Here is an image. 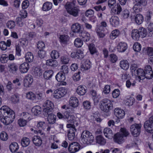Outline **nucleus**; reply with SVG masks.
Instances as JSON below:
<instances>
[{
    "instance_id": "obj_1",
    "label": "nucleus",
    "mask_w": 153,
    "mask_h": 153,
    "mask_svg": "<svg viewBox=\"0 0 153 153\" xmlns=\"http://www.w3.org/2000/svg\"><path fill=\"white\" fill-rule=\"evenodd\" d=\"M112 101L107 98H105L101 101L99 104V107L102 111L108 112L113 107Z\"/></svg>"
},
{
    "instance_id": "obj_2",
    "label": "nucleus",
    "mask_w": 153,
    "mask_h": 153,
    "mask_svg": "<svg viewBox=\"0 0 153 153\" xmlns=\"http://www.w3.org/2000/svg\"><path fill=\"white\" fill-rule=\"evenodd\" d=\"M120 131V133H118L115 134L114 137V142L119 144L123 143L124 141L123 137H126L129 134L128 132L124 128H121Z\"/></svg>"
},
{
    "instance_id": "obj_3",
    "label": "nucleus",
    "mask_w": 153,
    "mask_h": 153,
    "mask_svg": "<svg viewBox=\"0 0 153 153\" xmlns=\"http://www.w3.org/2000/svg\"><path fill=\"white\" fill-rule=\"evenodd\" d=\"M65 7L68 13L70 14L75 17L78 16L79 10L77 7H75L74 3H67Z\"/></svg>"
},
{
    "instance_id": "obj_4",
    "label": "nucleus",
    "mask_w": 153,
    "mask_h": 153,
    "mask_svg": "<svg viewBox=\"0 0 153 153\" xmlns=\"http://www.w3.org/2000/svg\"><path fill=\"white\" fill-rule=\"evenodd\" d=\"M15 117L14 112H12L8 115L0 116V120L5 125H8L13 122Z\"/></svg>"
},
{
    "instance_id": "obj_5",
    "label": "nucleus",
    "mask_w": 153,
    "mask_h": 153,
    "mask_svg": "<svg viewBox=\"0 0 153 153\" xmlns=\"http://www.w3.org/2000/svg\"><path fill=\"white\" fill-rule=\"evenodd\" d=\"M67 89L65 88H60L55 90L53 94V96L56 99L60 98L67 93Z\"/></svg>"
},
{
    "instance_id": "obj_6",
    "label": "nucleus",
    "mask_w": 153,
    "mask_h": 153,
    "mask_svg": "<svg viewBox=\"0 0 153 153\" xmlns=\"http://www.w3.org/2000/svg\"><path fill=\"white\" fill-rule=\"evenodd\" d=\"M66 127L69 128L68 131V137L69 140H73L75 137V132L76 131V129L75 128L74 125L71 124H67Z\"/></svg>"
},
{
    "instance_id": "obj_7",
    "label": "nucleus",
    "mask_w": 153,
    "mask_h": 153,
    "mask_svg": "<svg viewBox=\"0 0 153 153\" xmlns=\"http://www.w3.org/2000/svg\"><path fill=\"white\" fill-rule=\"evenodd\" d=\"M142 125L141 123L136 124L132 125L130 127V130L131 134L134 137L139 135L141 131Z\"/></svg>"
},
{
    "instance_id": "obj_8",
    "label": "nucleus",
    "mask_w": 153,
    "mask_h": 153,
    "mask_svg": "<svg viewBox=\"0 0 153 153\" xmlns=\"http://www.w3.org/2000/svg\"><path fill=\"white\" fill-rule=\"evenodd\" d=\"M43 106L44 107L43 110L44 113L46 114L52 112L53 104L51 101L47 100L43 104Z\"/></svg>"
},
{
    "instance_id": "obj_9",
    "label": "nucleus",
    "mask_w": 153,
    "mask_h": 153,
    "mask_svg": "<svg viewBox=\"0 0 153 153\" xmlns=\"http://www.w3.org/2000/svg\"><path fill=\"white\" fill-rule=\"evenodd\" d=\"M89 138L90 142L93 139V136L92 134L87 131H85L82 132L81 135V140L83 143H86L87 141L86 139Z\"/></svg>"
},
{
    "instance_id": "obj_10",
    "label": "nucleus",
    "mask_w": 153,
    "mask_h": 153,
    "mask_svg": "<svg viewBox=\"0 0 153 153\" xmlns=\"http://www.w3.org/2000/svg\"><path fill=\"white\" fill-rule=\"evenodd\" d=\"M145 78L148 79H152L153 77V72L152 68L149 65H146L144 71Z\"/></svg>"
},
{
    "instance_id": "obj_11",
    "label": "nucleus",
    "mask_w": 153,
    "mask_h": 153,
    "mask_svg": "<svg viewBox=\"0 0 153 153\" xmlns=\"http://www.w3.org/2000/svg\"><path fill=\"white\" fill-rule=\"evenodd\" d=\"M33 81V76L30 75H27L25 76L24 79V86L26 88L29 87L32 84Z\"/></svg>"
},
{
    "instance_id": "obj_12",
    "label": "nucleus",
    "mask_w": 153,
    "mask_h": 153,
    "mask_svg": "<svg viewBox=\"0 0 153 153\" xmlns=\"http://www.w3.org/2000/svg\"><path fill=\"white\" fill-rule=\"evenodd\" d=\"M80 148L79 144L77 142H74L71 143L69 147L68 150L72 153H74L78 151Z\"/></svg>"
},
{
    "instance_id": "obj_13",
    "label": "nucleus",
    "mask_w": 153,
    "mask_h": 153,
    "mask_svg": "<svg viewBox=\"0 0 153 153\" xmlns=\"http://www.w3.org/2000/svg\"><path fill=\"white\" fill-rule=\"evenodd\" d=\"M12 112H14V111L7 106H3L0 109V116H4L6 115H8Z\"/></svg>"
},
{
    "instance_id": "obj_14",
    "label": "nucleus",
    "mask_w": 153,
    "mask_h": 153,
    "mask_svg": "<svg viewBox=\"0 0 153 153\" xmlns=\"http://www.w3.org/2000/svg\"><path fill=\"white\" fill-rule=\"evenodd\" d=\"M144 128L146 131L148 133H153V123L149 121H146L144 123Z\"/></svg>"
},
{
    "instance_id": "obj_15",
    "label": "nucleus",
    "mask_w": 153,
    "mask_h": 153,
    "mask_svg": "<svg viewBox=\"0 0 153 153\" xmlns=\"http://www.w3.org/2000/svg\"><path fill=\"white\" fill-rule=\"evenodd\" d=\"M117 49L119 52H123L128 48L127 44L123 42H120L117 44Z\"/></svg>"
},
{
    "instance_id": "obj_16",
    "label": "nucleus",
    "mask_w": 153,
    "mask_h": 153,
    "mask_svg": "<svg viewBox=\"0 0 153 153\" xmlns=\"http://www.w3.org/2000/svg\"><path fill=\"white\" fill-rule=\"evenodd\" d=\"M109 22L112 26L115 27L119 24L120 20L118 17L112 16L109 19Z\"/></svg>"
},
{
    "instance_id": "obj_17",
    "label": "nucleus",
    "mask_w": 153,
    "mask_h": 153,
    "mask_svg": "<svg viewBox=\"0 0 153 153\" xmlns=\"http://www.w3.org/2000/svg\"><path fill=\"white\" fill-rule=\"evenodd\" d=\"M29 69V65L27 62L22 64L19 66V70L21 73H26Z\"/></svg>"
},
{
    "instance_id": "obj_18",
    "label": "nucleus",
    "mask_w": 153,
    "mask_h": 153,
    "mask_svg": "<svg viewBox=\"0 0 153 153\" xmlns=\"http://www.w3.org/2000/svg\"><path fill=\"white\" fill-rule=\"evenodd\" d=\"M115 115L119 119L123 118L125 116L124 111L119 108H115L114 111Z\"/></svg>"
},
{
    "instance_id": "obj_19",
    "label": "nucleus",
    "mask_w": 153,
    "mask_h": 153,
    "mask_svg": "<svg viewBox=\"0 0 153 153\" xmlns=\"http://www.w3.org/2000/svg\"><path fill=\"white\" fill-rule=\"evenodd\" d=\"M48 113L46 114L44 113V114L45 116H47L48 115L47 120L49 123L53 124L55 123L56 117V115L51 114V112Z\"/></svg>"
},
{
    "instance_id": "obj_20",
    "label": "nucleus",
    "mask_w": 153,
    "mask_h": 153,
    "mask_svg": "<svg viewBox=\"0 0 153 153\" xmlns=\"http://www.w3.org/2000/svg\"><path fill=\"white\" fill-rule=\"evenodd\" d=\"M79 36L84 42H88L90 39V36L89 33L85 31L81 32L79 34Z\"/></svg>"
},
{
    "instance_id": "obj_21",
    "label": "nucleus",
    "mask_w": 153,
    "mask_h": 153,
    "mask_svg": "<svg viewBox=\"0 0 153 153\" xmlns=\"http://www.w3.org/2000/svg\"><path fill=\"white\" fill-rule=\"evenodd\" d=\"M96 140L97 143L100 146L105 145L106 142V139L101 135L97 136L96 137Z\"/></svg>"
},
{
    "instance_id": "obj_22",
    "label": "nucleus",
    "mask_w": 153,
    "mask_h": 153,
    "mask_svg": "<svg viewBox=\"0 0 153 153\" xmlns=\"http://www.w3.org/2000/svg\"><path fill=\"white\" fill-rule=\"evenodd\" d=\"M69 103L70 105L72 107L76 108L78 105L79 101L76 97H72L70 98Z\"/></svg>"
},
{
    "instance_id": "obj_23",
    "label": "nucleus",
    "mask_w": 153,
    "mask_h": 153,
    "mask_svg": "<svg viewBox=\"0 0 153 153\" xmlns=\"http://www.w3.org/2000/svg\"><path fill=\"white\" fill-rule=\"evenodd\" d=\"M103 133L105 136L108 139H111L113 136L112 131L108 128H104L103 130Z\"/></svg>"
},
{
    "instance_id": "obj_24",
    "label": "nucleus",
    "mask_w": 153,
    "mask_h": 153,
    "mask_svg": "<svg viewBox=\"0 0 153 153\" xmlns=\"http://www.w3.org/2000/svg\"><path fill=\"white\" fill-rule=\"evenodd\" d=\"M86 87L82 85H80L77 87L76 92L77 93L80 95H83L86 92Z\"/></svg>"
},
{
    "instance_id": "obj_25",
    "label": "nucleus",
    "mask_w": 153,
    "mask_h": 153,
    "mask_svg": "<svg viewBox=\"0 0 153 153\" xmlns=\"http://www.w3.org/2000/svg\"><path fill=\"white\" fill-rule=\"evenodd\" d=\"M33 143L36 146H40L42 143L41 138L38 136H35L32 139Z\"/></svg>"
},
{
    "instance_id": "obj_26",
    "label": "nucleus",
    "mask_w": 153,
    "mask_h": 153,
    "mask_svg": "<svg viewBox=\"0 0 153 153\" xmlns=\"http://www.w3.org/2000/svg\"><path fill=\"white\" fill-rule=\"evenodd\" d=\"M53 74V72L52 70H47L43 74V77L45 79L49 80L51 78Z\"/></svg>"
},
{
    "instance_id": "obj_27",
    "label": "nucleus",
    "mask_w": 153,
    "mask_h": 153,
    "mask_svg": "<svg viewBox=\"0 0 153 153\" xmlns=\"http://www.w3.org/2000/svg\"><path fill=\"white\" fill-rule=\"evenodd\" d=\"M9 71L13 74H15L18 70V68L17 65L14 63L10 64L8 65Z\"/></svg>"
},
{
    "instance_id": "obj_28",
    "label": "nucleus",
    "mask_w": 153,
    "mask_h": 153,
    "mask_svg": "<svg viewBox=\"0 0 153 153\" xmlns=\"http://www.w3.org/2000/svg\"><path fill=\"white\" fill-rule=\"evenodd\" d=\"M91 63L89 60H86L82 65L81 70L82 71L88 70L91 67Z\"/></svg>"
},
{
    "instance_id": "obj_29",
    "label": "nucleus",
    "mask_w": 153,
    "mask_h": 153,
    "mask_svg": "<svg viewBox=\"0 0 153 153\" xmlns=\"http://www.w3.org/2000/svg\"><path fill=\"white\" fill-rule=\"evenodd\" d=\"M52 6V4L51 2L47 1L43 4L42 10L44 11H47L51 9Z\"/></svg>"
},
{
    "instance_id": "obj_30",
    "label": "nucleus",
    "mask_w": 153,
    "mask_h": 153,
    "mask_svg": "<svg viewBox=\"0 0 153 153\" xmlns=\"http://www.w3.org/2000/svg\"><path fill=\"white\" fill-rule=\"evenodd\" d=\"M143 17L140 14H137L134 17L135 21L137 24L138 25L142 24L143 21Z\"/></svg>"
},
{
    "instance_id": "obj_31",
    "label": "nucleus",
    "mask_w": 153,
    "mask_h": 153,
    "mask_svg": "<svg viewBox=\"0 0 153 153\" xmlns=\"http://www.w3.org/2000/svg\"><path fill=\"white\" fill-rule=\"evenodd\" d=\"M80 24L78 23L74 24L71 27V29L73 32L75 33H79L81 29Z\"/></svg>"
},
{
    "instance_id": "obj_32",
    "label": "nucleus",
    "mask_w": 153,
    "mask_h": 153,
    "mask_svg": "<svg viewBox=\"0 0 153 153\" xmlns=\"http://www.w3.org/2000/svg\"><path fill=\"white\" fill-rule=\"evenodd\" d=\"M32 113L35 115L40 114L42 111L41 107L39 105H36L33 107L31 110Z\"/></svg>"
},
{
    "instance_id": "obj_33",
    "label": "nucleus",
    "mask_w": 153,
    "mask_h": 153,
    "mask_svg": "<svg viewBox=\"0 0 153 153\" xmlns=\"http://www.w3.org/2000/svg\"><path fill=\"white\" fill-rule=\"evenodd\" d=\"M19 149V145L16 142L12 143L10 145V149L12 152H15L18 150Z\"/></svg>"
},
{
    "instance_id": "obj_34",
    "label": "nucleus",
    "mask_w": 153,
    "mask_h": 153,
    "mask_svg": "<svg viewBox=\"0 0 153 153\" xmlns=\"http://www.w3.org/2000/svg\"><path fill=\"white\" fill-rule=\"evenodd\" d=\"M46 64L48 66L55 67L58 65V63L56 60L50 59L46 61Z\"/></svg>"
},
{
    "instance_id": "obj_35",
    "label": "nucleus",
    "mask_w": 153,
    "mask_h": 153,
    "mask_svg": "<svg viewBox=\"0 0 153 153\" xmlns=\"http://www.w3.org/2000/svg\"><path fill=\"white\" fill-rule=\"evenodd\" d=\"M120 66L122 68L126 70L128 68L129 64L127 61L123 60L120 61Z\"/></svg>"
},
{
    "instance_id": "obj_36",
    "label": "nucleus",
    "mask_w": 153,
    "mask_h": 153,
    "mask_svg": "<svg viewBox=\"0 0 153 153\" xmlns=\"http://www.w3.org/2000/svg\"><path fill=\"white\" fill-rule=\"evenodd\" d=\"M56 79L59 82H63L65 79V75L61 72L58 73L56 76Z\"/></svg>"
},
{
    "instance_id": "obj_37",
    "label": "nucleus",
    "mask_w": 153,
    "mask_h": 153,
    "mask_svg": "<svg viewBox=\"0 0 153 153\" xmlns=\"http://www.w3.org/2000/svg\"><path fill=\"white\" fill-rule=\"evenodd\" d=\"M131 36L134 40H139L140 36L138 30L137 29L133 30L132 31Z\"/></svg>"
},
{
    "instance_id": "obj_38",
    "label": "nucleus",
    "mask_w": 153,
    "mask_h": 153,
    "mask_svg": "<svg viewBox=\"0 0 153 153\" xmlns=\"http://www.w3.org/2000/svg\"><path fill=\"white\" fill-rule=\"evenodd\" d=\"M59 39L61 43L66 44L69 41V37L67 35H61L60 36Z\"/></svg>"
},
{
    "instance_id": "obj_39",
    "label": "nucleus",
    "mask_w": 153,
    "mask_h": 153,
    "mask_svg": "<svg viewBox=\"0 0 153 153\" xmlns=\"http://www.w3.org/2000/svg\"><path fill=\"white\" fill-rule=\"evenodd\" d=\"M140 36L142 38L145 37L147 35V31L146 29L142 27L139 28L138 30Z\"/></svg>"
},
{
    "instance_id": "obj_40",
    "label": "nucleus",
    "mask_w": 153,
    "mask_h": 153,
    "mask_svg": "<svg viewBox=\"0 0 153 153\" xmlns=\"http://www.w3.org/2000/svg\"><path fill=\"white\" fill-rule=\"evenodd\" d=\"M30 140L29 138L27 137H24L21 140V144L23 147L27 146L30 143Z\"/></svg>"
},
{
    "instance_id": "obj_41",
    "label": "nucleus",
    "mask_w": 153,
    "mask_h": 153,
    "mask_svg": "<svg viewBox=\"0 0 153 153\" xmlns=\"http://www.w3.org/2000/svg\"><path fill=\"white\" fill-rule=\"evenodd\" d=\"M120 32L117 30H115L112 31L110 35L111 39H114L117 38L119 35Z\"/></svg>"
},
{
    "instance_id": "obj_42",
    "label": "nucleus",
    "mask_w": 153,
    "mask_h": 153,
    "mask_svg": "<svg viewBox=\"0 0 153 153\" xmlns=\"http://www.w3.org/2000/svg\"><path fill=\"white\" fill-rule=\"evenodd\" d=\"M111 9L112 12L115 14H119L122 11V9L121 6L119 4H117V7Z\"/></svg>"
},
{
    "instance_id": "obj_43",
    "label": "nucleus",
    "mask_w": 153,
    "mask_h": 153,
    "mask_svg": "<svg viewBox=\"0 0 153 153\" xmlns=\"http://www.w3.org/2000/svg\"><path fill=\"white\" fill-rule=\"evenodd\" d=\"M25 58L27 62H32L33 59V54L30 52L26 53Z\"/></svg>"
},
{
    "instance_id": "obj_44",
    "label": "nucleus",
    "mask_w": 153,
    "mask_h": 153,
    "mask_svg": "<svg viewBox=\"0 0 153 153\" xmlns=\"http://www.w3.org/2000/svg\"><path fill=\"white\" fill-rule=\"evenodd\" d=\"M142 5L135 4L133 8L134 12L136 13H139L142 11Z\"/></svg>"
},
{
    "instance_id": "obj_45",
    "label": "nucleus",
    "mask_w": 153,
    "mask_h": 153,
    "mask_svg": "<svg viewBox=\"0 0 153 153\" xmlns=\"http://www.w3.org/2000/svg\"><path fill=\"white\" fill-rule=\"evenodd\" d=\"M138 74L137 76L140 80H143L145 79L144 71L142 69H138L137 71Z\"/></svg>"
},
{
    "instance_id": "obj_46",
    "label": "nucleus",
    "mask_w": 153,
    "mask_h": 153,
    "mask_svg": "<svg viewBox=\"0 0 153 153\" xmlns=\"http://www.w3.org/2000/svg\"><path fill=\"white\" fill-rule=\"evenodd\" d=\"M125 104L128 106H131L133 104V100L130 97L125 98L124 100Z\"/></svg>"
},
{
    "instance_id": "obj_47",
    "label": "nucleus",
    "mask_w": 153,
    "mask_h": 153,
    "mask_svg": "<svg viewBox=\"0 0 153 153\" xmlns=\"http://www.w3.org/2000/svg\"><path fill=\"white\" fill-rule=\"evenodd\" d=\"M21 115L23 117V119H25V120H26L27 121H28L30 120L31 118V115L27 112H23L21 114Z\"/></svg>"
},
{
    "instance_id": "obj_48",
    "label": "nucleus",
    "mask_w": 153,
    "mask_h": 153,
    "mask_svg": "<svg viewBox=\"0 0 153 153\" xmlns=\"http://www.w3.org/2000/svg\"><path fill=\"white\" fill-rule=\"evenodd\" d=\"M23 19L20 17H18L16 18V23L17 25L19 27H22L24 25V20Z\"/></svg>"
},
{
    "instance_id": "obj_49",
    "label": "nucleus",
    "mask_w": 153,
    "mask_h": 153,
    "mask_svg": "<svg viewBox=\"0 0 153 153\" xmlns=\"http://www.w3.org/2000/svg\"><path fill=\"white\" fill-rule=\"evenodd\" d=\"M26 97L29 100H33L36 99V95L32 92H29L26 94Z\"/></svg>"
},
{
    "instance_id": "obj_50",
    "label": "nucleus",
    "mask_w": 153,
    "mask_h": 153,
    "mask_svg": "<svg viewBox=\"0 0 153 153\" xmlns=\"http://www.w3.org/2000/svg\"><path fill=\"white\" fill-rule=\"evenodd\" d=\"M133 48L135 51L138 52L141 50V46L139 43L136 42L134 44Z\"/></svg>"
},
{
    "instance_id": "obj_51",
    "label": "nucleus",
    "mask_w": 153,
    "mask_h": 153,
    "mask_svg": "<svg viewBox=\"0 0 153 153\" xmlns=\"http://www.w3.org/2000/svg\"><path fill=\"white\" fill-rule=\"evenodd\" d=\"M84 56V54L82 51L78 50L76 52V56L78 59H82Z\"/></svg>"
},
{
    "instance_id": "obj_52",
    "label": "nucleus",
    "mask_w": 153,
    "mask_h": 153,
    "mask_svg": "<svg viewBox=\"0 0 153 153\" xmlns=\"http://www.w3.org/2000/svg\"><path fill=\"white\" fill-rule=\"evenodd\" d=\"M6 25L8 28L11 29L14 28L16 26V24L14 21L10 20L7 22Z\"/></svg>"
},
{
    "instance_id": "obj_53",
    "label": "nucleus",
    "mask_w": 153,
    "mask_h": 153,
    "mask_svg": "<svg viewBox=\"0 0 153 153\" xmlns=\"http://www.w3.org/2000/svg\"><path fill=\"white\" fill-rule=\"evenodd\" d=\"M83 42L79 38L76 39L74 42L75 46L77 47H80L83 45Z\"/></svg>"
},
{
    "instance_id": "obj_54",
    "label": "nucleus",
    "mask_w": 153,
    "mask_h": 153,
    "mask_svg": "<svg viewBox=\"0 0 153 153\" xmlns=\"http://www.w3.org/2000/svg\"><path fill=\"white\" fill-rule=\"evenodd\" d=\"M46 124L44 122L40 121L38 122L37 127L40 129L44 130L46 128Z\"/></svg>"
},
{
    "instance_id": "obj_55",
    "label": "nucleus",
    "mask_w": 153,
    "mask_h": 153,
    "mask_svg": "<svg viewBox=\"0 0 153 153\" xmlns=\"http://www.w3.org/2000/svg\"><path fill=\"white\" fill-rule=\"evenodd\" d=\"M130 12L128 10L126 9L123 10L121 14V16L124 19H127L129 16Z\"/></svg>"
},
{
    "instance_id": "obj_56",
    "label": "nucleus",
    "mask_w": 153,
    "mask_h": 153,
    "mask_svg": "<svg viewBox=\"0 0 153 153\" xmlns=\"http://www.w3.org/2000/svg\"><path fill=\"white\" fill-rule=\"evenodd\" d=\"M34 74L37 76H40L42 75V70L39 67H36L34 69Z\"/></svg>"
},
{
    "instance_id": "obj_57",
    "label": "nucleus",
    "mask_w": 153,
    "mask_h": 153,
    "mask_svg": "<svg viewBox=\"0 0 153 153\" xmlns=\"http://www.w3.org/2000/svg\"><path fill=\"white\" fill-rule=\"evenodd\" d=\"M77 118L76 117L74 116L73 115L71 114L67 120V122L68 123V124H72V123H74L76 122V120Z\"/></svg>"
},
{
    "instance_id": "obj_58",
    "label": "nucleus",
    "mask_w": 153,
    "mask_h": 153,
    "mask_svg": "<svg viewBox=\"0 0 153 153\" xmlns=\"http://www.w3.org/2000/svg\"><path fill=\"white\" fill-rule=\"evenodd\" d=\"M102 26H100L96 30V32L97 35L100 38H102L105 36V34L104 33L102 32Z\"/></svg>"
},
{
    "instance_id": "obj_59",
    "label": "nucleus",
    "mask_w": 153,
    "mask_h": 153,
    "mask_svg": "<svg viewBox=\"0 0 153 153\" xmlns=\"http://www.w3.org/2000/svg\"><path fill=\"white\" fill-rule=\"evenodd\" d=\"M69 71V69L68 66L66 65H63L62 66L61 68V71L62 73L64 74H67Z\"/></svg>"
},
{
    "instance_id": "obj_60",
    "label": "nucleus",
    "mask_w": 153,
    "mask_h": 153,
    "mask_svg": "<svg viewBox=\"0 0 153 153\" xmlns=\"http://www.w3.org/2000/svg\"><path fill=\"white\" fill-rule=\"evenodd\" d=\"M117 3L116 0H108V5L111 8H113L116 6Z\"/></svg>"
},
{
    "instance_id": "obj_61",
    "label": "nucleus",
    "mask_w": 153,
    "mask_h": 153,
    "mask_svg": "<svg viewBox=\"0 0 153 153\" xmlns=\"http://www.w3.org/2000/svg\"><path fill=\"white\" fill-rule=\"evenodd\" d=\"M109 59L112 63L115 62L117 60L118 57L116 55L114 54H112L109 55Z\"/></svg>"
},
{
    "instance_id": "obj_62",
    "label": "nucleus",
    "mask_w": 153,
    "mask_h": 153,
    "mask_svg": "<svg viewBox=\"0 0 153 153\" xmlns=\"http://www.w3.org/2000/svg\"><path fill=\"white\" fill-rule=\"evenodd\" d=\"M51 55L52 58L56 59L59 58V54L56 51L53 50L51 53Z\"/></svg>"
},
{
    "instance_id": "obj_63",
    "label": "nucleus",
    "mask_w": 153,
    "mask_h": 153,
    "mask_svg": "<svg viewBox=\"0 0 153 153\" xmlns=\"http://www.w3.org/2000/svg\"><path fill=\"white\" fill-rule=\"evenodd\" d=\"M84 108L85 109H89L91 108V105L90 102L88 101H85L83 102Z\"/></svg>"
},
{
    "instance_id": "obj_64",
    "label": "nucleus",
    "mask_w": 153,
    "mask_h": 153,
    "mask_svg": "<svg viewBox=\"0 0 153 153\" xmlns=\"http://www.w3.org/2000/svg\"><path fill=\"white\" fill-rule=\"evenodd\" d=\"M27 123L26 120L20 118L18 121V123L19 125L21 127H23L25 126Z\"/></svg>"
}]
</instances>
